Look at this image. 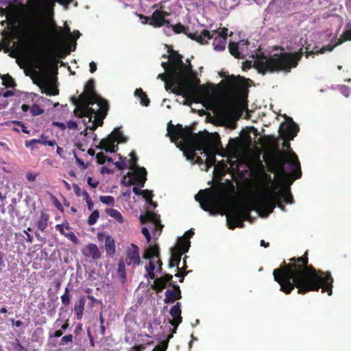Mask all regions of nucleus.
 I'll return each instance as SVG.
<instances>
[{"mask_svg": "<svg viewBox=\"0 0 351 351\" xmlns=\"http://www.w3.org/2000/svg\"><path fill=\"white\" fill-rule=\"evenodd\" d=\"M100 201L105 204L110 206H113L114 204V197L110 195L101 196Z\"/></svg>", "mask_w": 351, "mask_h": 351, "instance_id": "53", "label": "nucleus"}, {"mask_svg": "<svg viewBox=\"0 0 351 351\" xmlns=\"http://www.w3.org/2000/svg\"><path fill=\"white\" fill-rule=\"evenodd\" d=\"M226 218L228 227L230 230H234L237 227L243 228L245 226V221L243 219L240 218L238 213L232 214L228 211V213L226 215Z\"/></svg>", "mask_w": 351, "mask_h": 351, "instance_id": "24", "label": "nucleus"}, {"mask_svg": "<svg viewBox=\"0 0 351 351\" xmlns=\"http://www.w3.org/2000/svg\"><path fill=\"white\" fill-rule=\"evenodd\" d=\"M46 138L47 137L44 134H42L40 136V139H38V141H40L38 144H42L43 145H48L51 147H53L54 145H56V141L55 140L47 141Z\"/></svg>", "mask_w": 351, "mask_h": 351, "instance_id": "49", "label": "nucleus"}, {"mask_svg": "<svg viewBox=\"0 0 351 351\" xmlns=\"http://www.w3.org/2000/svg\"><path fill=\"white\" fill-rule=\"evenodd\" d=\"M125 264L126 263L123 259L120 260L118 264V273L122 282H124L126 280L127 277Z\"/></svg>", "mask_w": 351, "mask_h": 351, "instance_id": "38", "label": "nucleus"}, {"mask_svg": "<svg viewBox=\"0 0 351 351\" xmlns=\"http://www.w3.org/2000/svg\"><path fill=\"white\" fill-rule=\"evenodd\" d=\"M213 32H217L218 36H223V37H224L225 40H227L228 32V28L223 27V28H221V29L214 30Z\"/></svg>", "mask_w": 351, "mask_h": 351, "instance_id": "58", "label": "nucleus"}, {"mask_svg": "<svg viewBox=\"0 0 351 351\" xmlns=\"http://www.w3.org/2000/svg\"><path fill=\"white\" fill-rule=\"evenodd\" d=\"M56 230H59L62 234L66 236L67 232H65V230L69 231L70 229V227H69V223L67 221H65V222L62 223V224L56 225Z\"/></svg>", "mask_w": 351, "mask_h": 351, "instance_id": "48", "label": "nucleus"}, {"mask_svg": "<svg viewBox=\"0 0 351 351\" xmlns=\"http://www.w3.org/2000/svg\"><path fill=\"white\" fill-rule=\"evenodd\" d=\"M46 23L40 19L27 21L21 28V38L30 44V49L38 68H48L54 61L45 42Z\"/></svg>", "mask_w": 351, "mask_h": 351, "instance_id": "3", "label": "nucleus"}, {"mask_svg": "<svg viewBox=\"0 0 351 351\" xmlns=\"http://www.w3.org/2000/svg\"><path fill=\"white\" fill-rule=\"evenodd\" d=\"M216 162L215 156L214 154L207 155V158L206 159V164L207 167H210L215 165Z\"/></svg>", "mask_w": 351, "mask_h": 351, "instance_id": "56", "label": "nucleus"}, {"mask_svg": "<svg viewBox=\"0 0 351 351\" xmlns=\"http://www.w3.org/2000/svg\"><path fill=\"white\" fill-rule=\"evenodd\" d=\"M130 159L129 160L130 167L128 168L133 170L137 165L138 157L136 154L132 152L130 154Z\"/></svg>", "mask_w": 351, "mask_h": 351, "instance_id": "47", "label": "nucleus"}, {"mask_svg": "<svg viewBox=\"0 0 351 351\" xmlns=\"http://www.w3.org/2000/svg\"><path fill=\"white\" fill-rule=\"evenodd\" d=\"M61 302L62 304L67 307L70 303L72 298V295L69 293V289L68 287H66L64 289V293L61 295Z\"/></svg>", "mask_w": 351, "mask_h": 351, "instance_id": "42", "label": "nucleus"}, {"mask_svg": "<svg viewBox=\"0 0 351 351\" xmlns=\"http://www.w3.org/2000/svg\"><path fill=\"white\" fill-rule=\"evenodd\" d=\"M97 93L95 86V80L89 79V104H90V100L94 99L97 97Z\"/></svg>", "mask_w": 351, "mask_h": 351, "instance_id": "43", "label": "nucleus"}, {"mask_svg": "<svg viewBox=\"0 0 351 351\" xmlns=\"http://www.w3.org/2000/svg\"><path fill=\"white\" fill-rule=\"evenodd\" d=\"M84 152V149L79 147L78 149L74 152L76 163L82 170L87 168V165L84 162V160L80 158V154Z\"/></svg>", "mask_w": 351, "mask_h": 351, "instance_id": "36", "label": "nucleus"}, {"mask_svg": "<svg viewBox=\"0 0 351 351\" xmlns=\"http://www.w3.org/2000/svg\"><path fill=\"white\" fill-rule=\"evenodd\" d=\"M170 286L173 287V289H167L166 291L164 300L166 304L173 303L176 300H180L182 298L180 287L174 285V283H170Z\"/></svg>", "mask_w": 351, "mask_h": 351, "instance_id": "23", "label": "nucleus"}, {"mask_svg": "<svg viewBox=\"0 0 351 351\" xmlns=\"http://www.w3.org/2000/svg\"><path fill=\"white\" fill-rule=\"evenodd\" d=\"M264 143L274 149L264 154L263 158L270 167L271 171L276 173L280 177L287 176L285 165L288 164L291 170V176L293 180L298 179L302 176L300 162L298 156L291 150L288 154L279 149L277 140L274 136H265L263 138Z\"/></svg>", "mask_w": 351, "mask_h": 351, "instance_id": "4", "label": "nucleus"}, {"mask_svg": "<svg viewBox=\"0 0 351 351\" xmlns=\"http://www.w3.org/2000/svg\"><path fill=\"white\" fill-rule=\"evenodd\" d=\"M169 15L167 11L156 10L150 18H145V21H141L143 25L149 24L154 27H161L165 25V17Z\"/></svg>", "mask_w": 351, "mask_h": 351, "instance_id": "15", "label": "nucleus"}, {"mask_svg": "<svg viewBox=\"0 0 351 351\" xmlns=\"http://www.w3.org/2000/svg\"><path fill=\"white\" fill-rule=\"evenodd\" d=\"M239 141V138H230L228 145L232 149H236L238 146Z\"/></svg>", "mask_w": 351, "mask_h": 351, "instance_id": "61", "label": "nucleus"}, {"mask_svg": "<svg viewBox=\"0 0 351 351\" xmlns=\"http://www.w3.org/2000/svg\"><path fill=\"white\" fill-rule=\"evenodd\" d=\"M169 55H163L162 57L168 58L171 68L170 74L174 78V80L180 83H186V78H191L195 84H199V80L196 77L195 73L193 71V66L189 60H186L188 64H184L182 61V56L178 51L173 49H169Z\"/></svg>", "mask_w": 351, "mask_h": 351, "instance_id": "8", "label": "nucleus"}, {"mask_svg": "<svg viewBox=\"0 0 351 351\" xmlns=\"http://www.w3.org/2000/svg\"><path fill=\"white\" fill-rule=\"evenodd\" d=\"M71 101L75 106L74 112L80 117H88V81L84 83L83 92L77 97L73 96Z\"/></svg>", "mask_w": 351, "mask_h": 351, "instance_id": "13", "label": "nucleus"}, {"mask_svg": "<svg viewBox=\"0 0 351 351\" xmlns=\"http://www.w3.org/2000/svg\"><path fill=\"white\" fill-rule=\"evenodd\" d=\"M230 53L236 58H241V53L239 51L238 43L230 42L228 45Z\"/></svg>", "mask_w": 351, "mask_h": 351, "instance_id": "41", "label": "nucleus"}, {"mask_svg": "<svg viewBox=\"0 0 351 351\" xmlns=\"http://www.w3.org/2000/svg\"><path fill=\"white\" fill-rule=\"evenodd\" d=\"M158 79L165 82L166 90L168 91L171 89L175 95H182L186 98L184 102V105L191 104L189 101V99L203 98L208 96L214 89L211 84H195L191 78H186V83L177 82L170 74V71L159 74Z\"/></svg>", "mask_w": 351, "mask_h": 351, "instance_id": "7", "label": "nucleus"}, {"mask_svg": "<svg viewBox=\"0 0 351 351\" xmlns=\"http://www.w3.org/2000/svg\"><path fill=\"white\" fill-rule=\"evenodd\" d=\"M289 261V264L284 261L273 271L274 280L280 285L281 291L289 294L295 287L299 294H305L322 288V292L332 295L333 278L330 272L316 270L313 265H308V251L301 257H293Z\"/></svg>", "mask_w": 351, "mask_h": 351, "instance_id": "1", "label": "nucleus"}, {"mask_svg": "<svg viewBox=\"0 0 351 351\" xmlns=\"http://www.w3.org/2000/svg\"><path fill=\"white\" fill-rule=\"evenodd\" d=\"M190 237H186V235H183L182 237L178 239L177 244L173 249L182 252L183 254L189 251L190 247L191 242L189 241Z\"/></svg>", "mask_w": 351, "mask_h": 351, "instance_id": "27", "label": "nucleus"}, {"mask_svg": "<svg viewBox=\"0 0 351 351\" xmlns=\"http://www.w3.org/2000/svg\"><path fill=\"white\" fill-rule=\"evenodd\" d=\"M34 84L37 85L41 90L45 86V82L41 79H33Z\"/></svg>", "mask_w": 351, "mask_h": 351, "instance_id": "62", "label": "nucleus"}, {"mask_svg": "<svg viewBox=\"0 0 351 351\" xmlns=\"http://www.w3.org/2000/svg\"><path fill=\"white\" fill-rule=\"evenodd\" d=\"M183 253L179 250L173 248L171 249V257L169 262V267L173 268L176 267L178 269H180L179 264L181 261V257Z\"/></svg>", "mask_w": 351, "mask_h": 351, "instance_id": "26", "label": "nucleus"}, {"mask_svg": "<svg viewBox=\"0 0 351 351\" xmlns=\"http://www.w3.org/2000/svg\"><path fill=\"white\" fill-rule=\"evenodd\" d=\"M1 79L3 85L6 88H14L16 86L14 79L9 74L3 75L1 76Z\"/></svg>", "mask_w": 351, "mask_h": 351, "instance_id": "39", "label": "nucleus"}, {"mask_svg": "<svg viewBox=\"0 0 351 351\" xmlns=\"http://www.w3.org/2000/svg\"><path fill=\"white\" fill-rule=\"evenodd\" d=\"M75 43L73 46H68L66 49L61 51V54L60 56V58H64L66 55L69 54L71 51H75Z\"/></svg>", "mask_w": 351, "mask_h": 351, "instance_id": "57", "label": "nucleus"}, {"mask_svg": "<svg viewBox=\"0 0 351 351\" xmlns=\"http://www.w3.org/2000/svg\"><path fill=\"white\" fill-rule=\"evenodd\" d=\"M109 104L106 99L99 94L97 97L90 100L89 104V138H93L94 143L96 142L97 135L94 131L99 127L102 126L104 120L106 117L109 110Z\"/></svg>", "mask_w": 351, "mask_h": 351, "instance_id": "10", "label": "nucleus"}, {"mask_svg": "<svg viewBox=\"0 0 351 351\" xmlns=\"http://www.w3.org/2000/svg\"><path fill=\"white\" fill-rule=\"evenodd\" d=\"M160 256L159 247L158 245H154L147 249L143 255V258L145 259H151L152 257L156 256L158 258Z\"/></svg>", "mask_w": 351, "mask_h": 351, "instance_id": "35", "label": "nucleus"}, {"mask_svg": "<svg viewBox=\"0 0 351 351\" xmlns=\"http://www.w3.org/2000/svg\"><path fill=\"white\" fill-rule=\"evenodd\" d=\"M134 95L140 99L141 104L143 106H148L149 105L150 100L142 88H136L135 90Z\"/></svg>", "mask_w": 351, "mask_h": 351, "instance_id": "34", "label": "nucleus"}, {"mask_svg": "<svg viewBox=\"0 0 351 351\" xmlns=\"http://www.w3.org/2000/svg\"><path fill=\"white\" fill-rule=\"evenodd\" d=\"M210 39H213V45L215 51H223L225 50L226 40L224 39V37L218 36L217 32L202 30L201 34L198 35L197 42L204 45L208 43Z\"/></svg>", "mask_w": 351, "mask_h": 351, "instance_id": "12", "label": "nucleus"}, {"mask_svg": "<svg viewBox=\"0 0 351 351\" xmlns=\"http://www.w3.org/2000/svg\"><path fill=\"white\" fill-rule=\"evenodd\" d=\"M15 15L16 11L12 7L8 6L5 8H0V16H5L7 19L12 24H14L16 21Z\"/></svg>", "mask_w": 351, "mask_h": 351, "instance_id": "29", "label": "nucleus"}, {"mask_svg": "<svg viewBox=\"0 0 351 351\" xmlns=\"http://www.w3.org/2000/svg\"><path fill=\"white\" fill-rule=\"evenodd\" d=\"M168 347V340L163 341L157 345L152 351H166Z\"/></svg>", "mask_w": 351, "mask_h": 351, "instance_id": "55", "label": "nucleus"}, {"mask_svg": "<svg viewBox=\"0 0 351 351\" xmlns=\"http://www.w3.org/2000/svg\"><path fill=\"white\" fill-rule=\"evenodd\" d=\"M84 305L85 300L84 298H80L75 304L74 311L77 319H81L82 317Z\"/></svg>", "mask_w": 351, "mask_h": 351, "instance_id": "32", "label": "nucleus"}, {"mask_svg": "<svg viewBox=\"0 0 351 351\" xmlns=\"http://www.w3.org/2000/svg\"><path fill=\"white\" fill-rule=\"evenodd\" d=\"M303 55L302 48L295 52L274 53L269 56L262 54L254 61V67L262 75L281 71L289 73L297 67Z\"/></svg>", "mask_w": 351, "mask_h": 351, "instance_id": "5", "label": "nucleus"}, {"mask_svg": "<svg viewBox=\"0 0 351 351\" xmlns=\"http://www.w3.org/2000/svg\"><path fill=\"white\" fill-rule=\"evenodd\" d=\"M126 140L121 130L116 128L107 138L99 141V147L106 152L114 153L118 150V143H125Z\"/></svg>", "mask_w": 351, "mask_h": 351, "instance_id": "11", "label": "nucleus"}, {"mask_svg": "<svg viewBox=\"0 0 351 351\" xmlns=\"http://www.w3.org/2000/svg\"><path fill=\"white\" fill-rule=\"evenodd\" d=\"M252 176L259 191L258 194L247 206L241 203H232L228 208L230 213H238L240 218L247 221L250 218L251 210H256L261 217H267L276 206L285 210L282 199L286 204L293 202L290 189L291 183L289 185H282L277 192L278 186L271 187L274 184V180L271 175L265 172L261 162L259 163L258 168L252 172Z\"/></svg>", "mask_w": 351, "mask_h": 351, "instance_id": "2", "label": "nucleus"}, {"mask_svg": "<svg viewBox=\"0 0 351 351\" xmlns=\"http://www.w3.org/2000/svg\"><path fill=\"white\" fill-rule=\"evenodd\" d=\"M73 341V335H68L64 336L62 339V344L68 343L69 342H72Z\"/></svg>", "mask_w": 351, "mask_h": 351, "instance_id": "64", "label": "nucleus"}, {"mask_svg": "<svg viewBox=\"0 0 351 351\" xmlns=\"http://www.w3.org/2000/svg\"><path fill=\"white\" fill-rule=\"evenodd\" d=\"M99 217V213L98 210H95L91 213L89 215V225H93L95 223Z\"/></svg>", "mask_w": 351, "mask_h": 351, "instance_id": "54", "label": "nucleus"}, {"mask_svg": "<svg viewBox=\"0 0 351 351\" xmlns=\"http://www.w3.org/2000/svg\"><path fill=\"white\" fill-rule=\"evenodd\" d=\"M224 113L228 116H237L239 117V112L238 111L232 106H226L224 110Z\"/></svg>", "mask_w": 351, "mask_h": 351, "instance_id": "51", "label": "nucleus"}, {"mask_svg": "<svg viewBox=\"0 0 351 351\" xmlns=\"http://www.w3.org/2000/svg\"><path fill=\"white\" fill-rule=\"evenodd\" d=\"M141 223L151 222L154 225L156 230H161L163 226L160 223V215L156 213L147 211L145 214L140 215Z\"/></svg>", "mask_w": 351, "mask_h": 351, "instance_id": "20", "label": "nucleus"}, {"mask_svg": "<svg viewBox=\"0 0 351 351\" xmlns=\"http://www.w3.org/2000/svg\"><path fill=\"white\" fill-rule=\"evenodd\" d=\"M49 221V215L44 211H41L40 217L36 222L37 228L41 232H44L48 226Z\"/></svg>", "mask_w": 351, "mask_h": 351, "instance_id": "30", "label": "nucleus"}, {"mask_svg": "<svg viewBox=\"0 0 351 351\" xmlns=\"http://www.w3.org/2000/svg\"><path fill=\"white\" fill-rule=\"evenodd\" d=\"M226 80L228 87L232 90L243 91L246 88L245 79L243 77L231 75Z\"/></svg>", "mask_w": 351, "mask_h": 351, "instance_id": "19", "label": "nucleus"}, {"mask_svg": "<svg viewBox=\"0 0 351 351\" xmlns=\"http://www.w3.org/2000/svg\"><path fill=\"white\" fill-rule=\"evenodd\" d=\"M38 143H40V141H38V139L36 138L32 139L31 141H25V147H30L32 149H34L35 148L36 144H38Z\"/></svg>", "mask_w": 351, "mask_h": 351, "instance_id": "59", "label": "nucleus"}, {"mask_svg": "<svg viewBox=\"0 0 351 351\" xmlns=\"http://www.w3.org/2000/svg\"><path fill=\"white\" fill-rule=\"evenodd\" d=\"M73 189L76 195L80 197L82 195L84 196V199L88 204V193L86 191H82L80 187L77 184H73Z\"/></svg>", "mask_w": 351, "mask_h": 351, "instance_id": "45", "label": "nucleus"}, {"mask_svg": "<svg viewBox=\"0 0 351 351\" xmlns=\"http://www.w3.org/2000/svg\"><path fill=\"white\" fill-rule=\"evenodd\" d=\"M167 286V284L165 282L163 278H156L152 285V289L156 291L157 293L161 292Z\"/></svg>", "mask_w": 351, "mask_h": 351, "instance_id": "37", "label": "nucleus"}, {"mask_svg": "<svg viewBox=\"0 0 351 351\" xmlns=\"http://www.w3.org/2000/svg\"><path fill=\"white\" fill-rule=\"evenodd\" d=\"M142 234L145 236L146 238V240L148 243L151 241V236L149 232V230L146 227H143L142 228Z\"/></svg>", "mask_w": 351, "mask_h": 351, "instance_id": "63", "label": "nucleus"}, {"mask_svg": "<svg viewBox=\"0 0 351 351\" xmlns=\"http://www.w3.org/2000/svg\"><path fill=\"white\" fill-rule=\"evenodd\" d=\"M48 29L53 32L57 40L62 41L65 38L67 39H71L72 37V34L71 32V28L69 26L66 24V23H64V27H57L53 25H47Z\"/></svg>", "mask_w": 351, "mask_h": 351, "instance_id": "18", "label": "nucleus"}, {"mask_svg": "<svg viewBox=\"0 0 351 351\" xmlns=\"http://www.w3.org/2000/svg\"><path fill=\"white\" fill-rule=\"evenodd\" d=\"M195 199L199 203L202 210L210 215H216L221 213L220 209L227 199V196L219 189L208 188L199 191Z\"/></svg>", "mask_w": 351, "mask_h": 351, "instance_id": "9", "label": "nucleus"}, {"mask_svg": "<svg viewBox=\"0 0 351 351\" xmlns=\"http://www.w3.org/2000/svg\"><path fill=\"white\" fill-rule=\"evenodd\" d=\"M32 116H38L44 113L45 110L42 109L38 104H33L30 108Z\"/></svg>", "mask_w": 351, "mask_h": 351, "instance_id": "50", "label": "nucleus"}, {"mask_svg": "<svg viewBox=\"0 0 351 351\" xmlns=\"http://www.w3.org/2000/svg\"><path fill=\"white\" fill-rule=\"evenodd\" d=\"M42 93L49 96H56L59 94V89L52 83H45V86L41 90Z\"/></svg>", "mask_w": 351, "mask_h": 351, "instance_id": "31", "label": "nucleus"}, {"mask_svg": "<svg viewBox=\"0 0 351 351\" xmlns=\"http://www.w3.org/2000/svg\"><path fill=\"white\" fill-rule=\"evenodd\" d=\"M1 34L3 36V38L1 40L2 49H4L5 51L7 52L9 49L10 43L14 38V34L12 32H10L5 29H3Z\"/></svg>", "mask_w": 351, "mask_h": 351, "instance_id": "28", "label": "nucleus"}, {"mask_svg": "<svg viewBox=\"0 0 351 351\" xmlns=\"http://www.w3.org/2000/svg\"><path fill=\"white\" fill-rule=\"evenodd\" d=\"M167 132L171 141L182 140L183 145L187 148L184 154L188 160L195 159L196 157L195 150L204 151L206 154V147L211 143L210 139L202 133H193L191 127L185 126L183 128L179 123L174 125L171 123V121L168 123Z\"/></svg>", "mask_w": 351, "mask_h": 351, "instance_id": "6", "label": "nucleus"}, {"mask_svg": "<svg viewBox=\"0 0 351 351\" xmlns=\"http://www.w3.org/2000/svg\"><path fill=\"white\" fill-rule=\"evenodd\" d=\"M128 266H132L133 268L138 266L141 263L138 247L132 243L125 252V260L124 261Z\"/></svg>", "mask_w": 351, "mask_h": 351, "instance_id": "16", "label": "nucleus"}, {"mask_svg": "<svg viewBox=\"0 0 351 351\" xmlns=\"http://www.w3.org/2000/svg\"><path fill=\"white\" fill-rule=\"evenodd\" d=\"M346 40H351V28L345 31L339 39H338L337 45H341Z\"/></svg>", "mask_w": 351, "mask_h": 351, "instance_id": "46", "label": "nucleus"}, {"mask_svg": "<svg viewBox=\"0 0 351 351\" xmlns=\"http://www.w3.org/2000/svg\"><path fill=\"white\" fill-rule=\"evenodd\" d=\"M287 125L286 131L282 134L284 138L289 141L293 140L294 137L297 135L299 132L300 128L297 123H295L293 119L289 117L287 119Z\"/></svg>", "mask_w": 351, "mask_h": 351, "instance_id": "22", "label": "nucleus"}, {"mask_svg": "<svg viewBox=\"0 0 351 351\" xmlns=\"http://www.w3.org/2000/svg\"><path fill=\"white\" fill-rule=\"evenodd\" d=\"M106 213L111 217H113L114 219H116L118 222H123V217L119 210L114 208H108L106 210Z\"/></svg>", "mask_w": 351, "mask_h": 351, "instance_id": "40", "label": "nucleus"}, {"mask_svg": "<svg viewBox=\"0 0 351 351\" xmlns=\"http://www.w3.org/2000/svg\"><path fill=\"white\" fill-rule=\"evenodd\" d=\"M105 247L106 252L110 256H114L116 252L115 250V243L114 239L108 236L106 239L105 241Z\"/></svg>", "mask_w": 351, "mask_h": 351, "instance_id": "33", "label": "nucleus"}, {"mask_svg": "<svg viewBox=\"0 0 351 351\" xmlns=\"http://www.w3.org/2000/svg\"><path fill=\"white\" fill-rule=\"evenodd\" d=\"M119 157L122 161L113 162V160L110 157L106 156L104 152H101L97 154L96 159L98 164L103 165L106 161H108L109 163H112V165H114L119 170H123L128 168L126 164V158H123L121 154H119Z\"/></svg>", "mask_w": 351, "mask_h": 351, "instance_id": "17", "label": "nucleus"}, {"mask_svg": "<svg viewBox=\"0 0 351 351\" xmlns=\"http://www.w3.org/2000/svg\"><path fill=\"white\" fill-rule=\"evenodd\" d=\"M141 195H143V198L146 199V201L152 199L154 196L152 192L147 189L143 190V193Z\"/></svg>", "mask_w": 351, "mask_h": 351, "instance_id": "60", "label": "nucleus"}, {"mask_svg": "<svg viewBox=\"0 0 351 351\" xmlns=\"http://www.w3.org/2000/svg\"><path fill=\"white\" fill-rule=\"evenodd\" d=\"M337 45H338L337 42L336 43V44H334V45L332 43H330L326 46L322 47L319 51H317V53L319 54V53H324L326 51H332L334 49V48Z\"/></svg>", "mask_w": 351, "mask_h": 351, "instance_id": "52", "label": "nucleus"}, {"mask_svg": "<svg viewBox=\"0 0 351 351\" xmlns=\"http://www.w3.org/2000/svg\"><path fill=\"white\" fill-rule=\"evenodd\" d=\"M169 313L171 317H173V319L170 320V324L174 326L172 332L173 333H175L178 326L182 321V317L181 316L182 311L180 302H177L176 305L172 306Z\"/></svg>", "mask_w": 351, "mask_h": 351, "instance_id": "21", "label": "nucleus"}, {"mask_svg": "<svg viewBox=\"0 0 351 351\" xmlns=\"http://www.w3.org/2000/svg\"><path fill=\"white\" fill-rule=\"evenodd\" d=\"M147 171L144 167H137L134 173L128 172L127 175L123 176L122 183L125 186L136 184L143 187L147 180Z\"/></svg>", "mask_w": 351, "mask_h": 351, "instance_id": "14", "label": "nucleus"}, {"mask_svg": "<svg viewBox=\"0 0 351 351\" xmlns=\"http://www.w3.org/2000/svg\"><path fill=\"white\" fill-rule=\"evenodd\" d=\"M90 254L91 255L92 258L95 260H97L100 258L101 254L96 245L89 243V255Z\"/></svg>", "mask_w": 351, "mask_h": 351, "instance_id": "44", "label": "nucleus"}, {"mask_svg": "<svg viewBox=\"0 0 351 351\" xmlns=\"http://www.w3.org/2000/svg\"><path fill=\"white\" fill-rule=\"evenodd\" d=\"M172 29L174 32V33H176V34L183 33L185 35H186L187 37L190 38L192 40H194L195 41H197V37H198V35H199L197 34V32H195V33H189L188 32L189 27H185L184 25H182L180 23H177L176 25H173L172 26Z\"/></svg>", "mask_w": 351, "mask_h": 351, "instance_id": "25", "label": "nucleus"}]
</instances>
